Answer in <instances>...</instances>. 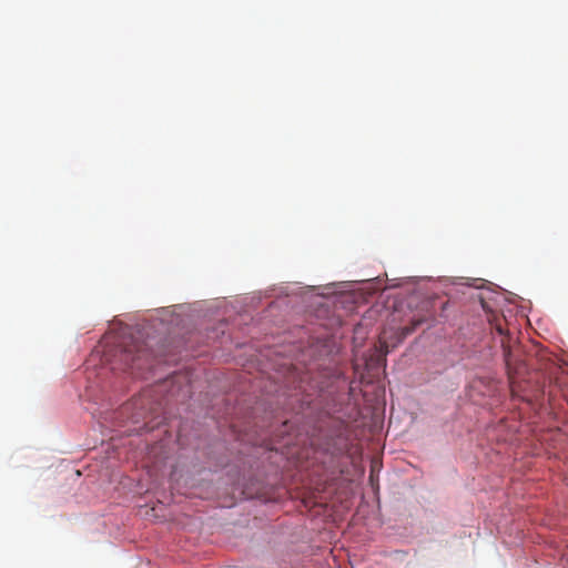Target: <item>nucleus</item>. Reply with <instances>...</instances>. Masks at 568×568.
Returning a JSON list of instances; mask_svg holds the SVG:
<instances>
[{"mask_svg": "<svg viewBox=\"0 0 568 568\" xmlns=\"http://www.w3.org/2000/svg\"><path fill=\"white\" fill-rule=\"evenodd\" d=\"M115 359L123 365V368L143 371L151 367L149 349L136 339L123 341L119 345Z\"/></svg>", "mask_w": 568, "mask_h": 568, "instance_id": "nucleus-1", "label": "nucleus"}, {"mask_svg": "<svg viewBox=\"0 0 568 568\" xmlns=\"http://www.w3.org/2000/svg\"><path fill=\"white\" fill-rule=\"evenodd\" d=\"M495 329L501 336L500 344L503 348V355L507 368L508 378L510 384L513 385L525 371V364L517 358L515 352L510 347L509 338L505 336V329L501 323H497L495 325Z\"/></svg>", "mask_w": 568, "mask_h": 568, "instance_id": "nucleus-2", "label": "nucleus"}, {"mask_svg": "<svg viewBox=\"0 0 568 568\" xmlns=\"http://www.w3.org/2000/svg\"><path fill=\"white\" fill-rule=\"evenodd\" d=\"M423 322V317L413 318L410 325L400 328V336L405 338L406 336L412 334Z\"/></svg>", "mask_w": 568, "mask_h": 568, "instance_id": "nucleus-3", "label": "nucleus"}]
</instances>
